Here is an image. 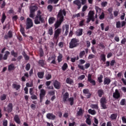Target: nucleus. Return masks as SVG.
<instances>
[{"label": "nucleus", "instance_id": "nucleus-1", "mask_svg": "<svg viewBox=\"0 0 126 126\" xmlns=\"http://www.w3.org/2000/svg\"><path fill=\"white\" fill-rule=\"evenodd\" d=\"M34 24L36 25L41 24V23H45V14L41 12V10L37 11L34 20Z\"/></svg>", "mask_w": 126, "mask_h": 126}, {"label": "nucleus", "instance_id": "nucleus-2", "mask_svg": "<svg viewBox=\"0 0 126 126\" xmlns=\"http://www.w3.org/2000/svg\"><path fill=\"white\" fill-rule=\"evenodd\" d=\"M79 39L76 38H73L71 39L70 42L69 43V48L70 49H73L78 47L79 46Z\"/></svg>", "mask_w": 126, "mask_h": 126}, {"label": "nucleus", "instance_id": "nucleus-3", "mask_svg": "<svg viewBox=\"0 0 126 126\" xmlns=\"http://www.w3.org/2000/svg\"><path fill=\"white\" fill-rule=\"evenodd\" d=\"M66 15V11H65V9H61L57 15V19H62V20H63L64 19V17Z\"/></svg>", "mask_w": 126, "mask_h": 126}, {"label": "nucleus", "instance_id": "nucleus-4", "mask_svg": "<svg viewBox=\"0 0 126 126\" xmlns=\"http://www.w3.org/2000/svg\"><path fill=\"white\" fill-rule=\"evenodd\" d=\"M62 33V29L58 28L54 31V34L53 36V40L59 41V38H60V35Z\"/></svg>", "mask_w": 126, "mask_h": 126}, {"label": "nucleus", "instance_id": "nucleus-5", "mask_svg": "<svg viewBox=\"0 0 126 126\" xmlns=\"http://www.w3.org/2000/svg\"><path fill=\"white\" fill-rule=\"evenodd\" d=\"M13 110V104L12 103H9L7 105V107H4L3 108V111L4 112H7L8 114L10 113H11L12 111Z\"/></svg>", "mask_w": 126, "mask_h": 126}, {"label": "nucleus", "instance_id": "nucleus-6", "mask_svg": "<svg viewBox=\"0 0 126 126\" xmlns=\"http://www.w3.org/2000/svg\"><path fill=\"white\" fill-rule=\"evenodd\" d=\"M26 24V29H30L33 26V21L30 18H27Z\"/></svg>", "mask_w": 126, "mask_h": 126}, {"label": "nucleus", "instance_id": "nucleus-7", "mask_svg": "<svg viewBox=\"0 0 126 126\" xmlns=\"http://www.w3.org/2000/svg\"><path fill=\"white\" fill-rule=\"evenodd\" d=\"M100 104L102 109H103L104 110H106V109H107L108 107L106 105V104H107V100L106 99V98L105 97H102L100 99Z\"/></svg>", "mask_w": 126, "mask_h": 126}, {"label": "nucleus", "instance_id": "nucleus-8", "mask_svg": "<svg viewBox=\"0 0 126 126\" xmlns=\"http://www.w3.org/2000/svg\"><path fill=\"white\" fill-rule=\"evenodd\" d=\"M9 55H10V52H9L8 51H6L5 52L4 56L2 55V54H0V61H2V60H3V61H6Z\"/></svg>", "mask_w": 126, "mask_h": 126}, {"label": "nucleus", "instance_id": "nucleus-9", "mask_svg": "<svg viewBox=\"0 0 126 126\" xmlns=\"http://www.w3.org/2000/svg\"><path fill=\"white\" fill-rule=\"evenodd\" d=\"M46 96V91L44 89L40 90V93L39 94V101L40 103L43 102V99Z\"/></svg>", "mask_w": 126, "mask_h": 126}, {"label": "nucleus", "instance_id": "nucleus-10", "mask_svg": "<svg viewBox=\"0 0 126 126\" xmlns=\"http://www.w3.org/2000/svg\"><path fill=\"white\" fill-rule=\"evenodd\" d=\"M113 97L114 99H116V100L121 98V93H120L119 90H115V92L113 94Z\"/></svg>", "mask_w": 126, "mask_h": 126}, {"label": "nucleus", "instance_id": "nucleus-11", "mask_svg": "<svg viewBox=\"0 0 126 126\" xmlns=\"http://www.w3.org/2000/svg\"><path fill=\"white\" fill-rule=\"evenodd\" d=\"M59 20H57L56 23L54 24V27H55V30L56 29H59V27L62 25V23L63 22V20H62L61 19H58Z\"/></svg>", "mask_w": 126, "mask_h": 126}, {"label": "nucleus", "instance_id": "nucleus-12", "mask_svg": "<svg viewBox=\"0 0 126 126\" xmlns=\"http://www.w3.org/2000/svg\"><path fill=\"white\" fill-rule=\"evenodd\" d=\"M126 23L125 21L121 22L118 21L116 22V28H122V27H124L126 26Z\"/></svg>", "mask_w": 126, "mask_h": 126}, {"label": "nucleus", "instance_id": "nucleus-13", "mask_svg": "<svg viewBox=\"0 0 126 126\" xmlns=\"http://www.w3.org/2000/svg\"><path fill=\"white\" fill-rule=\"evenodd\" d=\"M88 80L90 83H92V85H96V82L94 80H92V75L89 74L88 75Z\"/></svg>", "mask_w": 126, "mask_h": 126}, {"label": "nucleus", "instance_id": "nucleus-14", "mask_svg": "<svg viewBox=\"0 0 126 126\" xmlns=\"http://www.w3.org/2000/svg\"><path fill=\"white\" fill-rule=\"evenodd\" d=\"M56 58H57V56H56L55 55H52L51 57H49L48 61H52L51 63L53 64H57V62L56 61Z\"/></svg>", "mask_w": 126, "mask_h": 126}, {"label": "nucleus", "instance_id": "nucleus-15", "mask_svg": "<svg viewBox=\"0 0 126 126\" xmlns=\"http://www.w3.org/2000/svg\"><path fill=\"white\" fill-rule=\"evenodd\" d=\"M73 3L77 6V9H80L82 6L81 2L79 0H75L73 1Z\"/></svg>", "mask_w": 126, "mask_h": 126}, {"label": "nucleus", "instance_id": "nucleus-16", "mask_svg": "<svg viewBox=\"0 0 126 126\" xmlns=\"http://www.w3.org/2000/svg\"><path fill=\"white\" fill-rule=\"evenodd\" d=\"M12 37H13V33H12V31H9L8 33L7 34H5L4 35V39H6V40H7L8 39V38L9 39H11V38H12Z\"/></svg>", "mask_w": 126, "mask_h": 126}, {"label": "nucleus", "instance_id": "nucleus-17", "mask_svg": "<svg viewBox=\"0 0 126 126\" xmlns=\"http://www.w3.org/2000/svg\"><path fill=\"white\" fill-rule=\"evenodd\" d=\"M46 118L48 120H52L54 121L56 119V115H54L53 113H48L46 115Z\"/></svg>", "mask_w": 126, "mask_h": 126}, {"label": "nucleus", "instance_id": "nucleus-18", "mask_svg": "<svg viewBox=\"0 0 126 126\" xmlns=\"http://www.w3.org/2000/svg\"><path fill=\"white\" fill-rule=\"evenodd\" d=\"M53 85L56 89H60L61 88V83L58 80H55L53 83Z\"/></svg>", "mask_w": 126, "mask_h": 126}, {"label": "nucleus", "instance_id": "nucleus-19", "mask_svg": "<svg viewBox=\"0 0 126 126\" xmlns=\"http://www.w3.org/2000/svg\"><path fill=\"white\" fill-rule=\"evenodd\" d=\"M69 97V94L66 92L63 95V101L64 103H66L67 102V99Z\"/></svg>", "mask_w": 126, "mask_h": 126}, {"label": "nucleus", "instance_id": "nucleus-20", "mask_svg": "<svg viewBox=\"0 0 126 126\" xmlns=\"http://www.w3.org/2000/svg\"><path fill=\"white\" fill-rule=\"evenodd\" d=\"M111 83V79L108 77L104 78L103 81V84L104 85H109Z\"/></svg>", "mask_w": 126, "mask_h": 126}, {"label": "nucleus", "instance_id": "nucleus-21", "mask_svg": "<svg viewBox=\"0 0 126 126\" xmlns=\"http://www.w3.org/2000/svg\"><path fill=\"white\" fill-rule=\"evenodd\" d=\"M14 120L17 124L18 125H20V124L21 123L20 121V118H19V116L18 115H15L14 117Z\"/></svg>", "mask_w": 126, "mask_h": 126}, {"label": "nucleus", "instance_id": "nucleus-22", "mask_svg": "<svg viewBox=\"0 0 126 126\" xmlns=\"http://www.w3.org/2000/svg\"><path fill=\"white\" fill-rule=\"evenodd\" d=\"M15 69V66H14V64L13 63H11L10 65L8 66V70L9 71H11V70H14Z\"/></svg>", "mask_w": 126, "mask_h": 126}, {"label": "nucleus", "instance_id": "nucleus-23", "mask_svg": "<svg viewBox=\"0 0 126 126\" xmlns=\"http://www.w3.org/2000/svg\"><path fill=\"white\" fill-rule=\"evenodd\" d=\"M97 94L98 97H100V98H101V97H102V96L104 95V90L102 89L98 90L97 91Z\"/></svg>", "mask_w": 126, "mask_h": 126}, {"label": "nucleus", "instance_id": "nucleus-24", "mask_svg": "<svg viewBox=\"0 0 126 126\" xmlns=\"http://www.w3.org/2000/svg\"><path fill=\"white\" fill-rule=\"evenodd\" d=\"M67 101L70 102V106H73L74 103V98L73 97H70L67 99Z\"/></svg>", "mask_w": 126, "mask_h": 126}, {"label": "nucleus", "instance_id": "nucleus-25", "mask_svg": "<svg viewBox=\"0 0 126 126\" xmlns=\"http://www.w3.org/2000/svg\"><path fill=\"white\" fill-rule=\"evenodd\" d=\"M44 74H45V73L44 72H38L37 73V76L38 78L42 79V78H44Z\"/></svg>", "mask_w": 126, "mask_h": 126}, {"label": "nucleus", "instance_id": "nucleus-26", "mask_svg": "<svg viewBox=\"0 0 126 126\" xmlns=\"http://www.w3.org/2000/svg\"><path fill=\"white\" fill-rule=\"evenodd\" d=\"M38 9V7L36 6H32L30 8V11L35 13V11Z\"/></svg>", "mask_w": 126, "mask_h": 126}, {"label": "nucleus", "instance_id": "nucleus-27", "mask_svg": "<svg viewBox=\"0 0 126 126\" xmlns=\"http://www.w3.org/2000/svg\"><path fill=\"white\" fill-rule=\"evenodd\" d=\"M12 87L13 88H14V89H16V90L17 91L19 89H20V87H21V86H20V85H17L16 84H13Z\"/></svg>", "mask_w": 126, "mask_h": 126}, {"label": "nucleus", "instance_id": "nucleus-28", "mask_svg": "<svg viewBox=\"0 0 126 126\" xmlns=\"http://www.w3.org/2000/svg\"><path fill=\"white\" fill-rule=\"evenodd\" d=\"M38 64L42 67H44V66H45V61L43 60H40L38 61Z\"/></svg>", "mask_w": 126, "mask_h": 126}, {"label": "nucleus", "instance_id": "nucleus-29", "mask_svg": "<svg viewBox=\"0 0 126 126\" xmlns=\"http://www.w3.org/2000/svg\"><path fill=\"white\" fill-rule=\"evenodd\" d=\"M118 117V114L116 113L112 114L110 115V117H109L110 119L111 120H117V118Z\"/></svg>", "mask_w": 126, "mask_h": 126}, {"label": "nucleus", "instance_id": "nucleus-30", "mask_svg": "<svg viewBox=\"0 0 126 126\" xmlns=\"http://www.w3.org/2000/svg\"><path fill=\"white\" fill-rule=\"evenodd\" d=\"M22 55L25 58V61H29V60L30 59V57H29V56H28V55L26 54V53H25V52L24 51L22 53Z\"/></svg>", "mask_w": 126, "mask_h": 126}, {"label": "nucleus", "instance_id": "nucleus-31", "mask_svg": "<svg viewBox=\"0 0 126 126\" xmlns=\"http://www.w3.org/2000/svg\"><path fill=\"white\" fill-rule=\"evenodd\" d=\"M5 19H6V16L5 15V14L3 13L2 14V18L1 19V22L2 24H3V23H4V21H5Z\"/></svg>", "mask_w": 126, "mask_h": 126}, {"label": "nucleus", "instance_id": "nucleus-32", "mask_svg": "<svg viewBox=\"0 0 126 126\" xmlns=\"http://www.w3.org/2000/svg\"><path fill=\"white\" fill-rule=\"evenodd\" d=\"M48 34L52 36L54 34V31L53 30V27H50L48 29Z\"/></svg>", "mask_w": 126, "mask_h": 126}, {"label": "nucleus", "instance_id": "nucleus-33", "mask_svg": "<svg viewBox=\"0 0 126 126\" xmlns=\"http://www.w3.org/2000/svg\"><path fill=\"white\" fill-rule=\"evenodd\" d=\"M82 34H83V29H79L78 32H76V35L78 36H82Z\"/></svg>", "mask_w": 126, "mask_h": 126}, {"label": "nucleus", "instance_id": "nucleus-34", "mask_svg": "<svg viewBox=\"0 0 126 126\" xmlns=\"http://www.w3.org/2000/svg\"><path fill=\"white\" fill-rule=\"evenodd\" d=\"M55 21H56V19L53 17L49 18L48 20V22L50 24H53Z\"/></svg>", "mask_w": 126, "mask_h": 126}, {"label": "nucleus", "instance_id": "nucleus-35", "mask_svg": "<svg viewBox=\"0 0 126 126\" xmlns=\"http://www.w3.org/2000/svg\"><path fill=\"white\" fill-rule=\"evenodd\" d=\"M67 67H68V65H67V63H64L62 67V69L63 70V71H65L66 69H67Z\"/></svg>", "mask_w": 126, "mask_h": 126}, {"label": "nucleus", "instance_id": "nucleus-36", "mask_svg": "<svg viewBox=\"0 0 126 126\" xmlns=\"http://www.w3.org/2000/svg\"><path fill=\"white\" fill-rule=\"evenodd\" d=\"M59 1H60V0H48V3L57 4Z\"/></svg>", "mask_w": 126, "mask_h": 126}, {"label": "nucleus", "instance_id": "nucleus-37", "mask_svg": "<svg viewBox=\"0 0 126 126\" xmlns=\"http://www.w3.org/2000/svg\"><path fill=\"white\" fill-rule=\"evenodd\" d=\"M88 113L89 114H90L93 116H94V115H96V111L95 110H92L91 109H90L88 110Z\"/></svg>", "mask_w": 126, "mask_h": 126}, {"label": "nucleus", "instance_id": "nucleus-38", "mask_svg": "<svg viewBox=\"0 0 126 126\" xmlns=\"http://www.w3.org/2000/svg\"><path fill=\"white\" fill-rule=\"evenodd\" d=\"M59 56H58L57 61L58 63H61L63 61V54L59 53Z\"/></svg>", "mask_w": 126, "mask_h": 126}, {"label": "nucleus", "instance_id": "nucleus-39", "mask_svg": "<svg viewBox=\"0 0 126 126\" xmlns=\"http://www.w3.org/2000/svg\"><path fill=\"white\" fill-rule=\"evenodd\" d=\"M11 56H13L14 58H17L18 56V53L17 52H15L14 50H12L11 51Z\"/></svg>", "mask_w": 126, "mask_h": 126}, {"label": "nucleus", "instance_id": "nucleus-40", "mask_svg": "<svg viewBox=\"0 0 126 126\" xmlns=\"http://www.w3.org/2000/svg\"><path fill=\"white\" fill-rule=\"evenodd\" d=\"M66 83L67 84H72L73 83V81L70 78H67L66 79Z\"/></svg>", "mask_w": 126, "mask_h": 126}, {"label": "nucleus", "instance_id": "nucleus-41", "mask_svg": "<svg viewBox=\"0 0 126 126\" xmlns=\"http://www.w3.org/2000/svg\"><path fill=\"white\" fill-rule=\"evenodd\" d=\"M88 16L90 18H91L92 17H94V11H90L89 12Z\"/></svg>", "mask_w": 126, "mask_h": 126}, {"label": "nucleus", "instance_id": "nucleus-42", "mask_svg": "<svg viewBox=\"0 0 126 126\" xmlns=\"http://www.w3.org/2000/svg\"><path fill=\"white\" fill-rule=\"evenodd\" d=\"M65 35L66 36L68 34V29H69V26L67 24L65 25Z\"/></svg>", "mask_w": 126, "mask_h": 126}, {"label": "nucleus", "instance_id": "nucleus-43", "mask_svg": "<svg viewBox=\"0 0 126 126\" xmlns=\"http://www.w3.org/2000/svg\"><path fill=\"white\" fill-rule=\"evenodd\" d=\"M83 115V110L82 108H80L77 113V116H80Z\"/></svg>", "mask_w": 126, "mask_h": 126}, {"label": "nucleus", "instance_id": "nucleus-44", "mask_svg": "<svg viewBox=\"0 0 126 126\" xmlns=\"http://www.w3.org/2000/svg\"><path fill=\"white\" fill-rule=\"evenodd\" d=\"M84 22H85V19H83L79 23V26L80 27H83V26H84V25H85V24H84Z\"/></svg>", "mask_w": 126, "mask_h": 126}, {"label": "nucleus", "instance_id": "nucleus-45", "mask_svg": "<svg viewBox=\"0 0 126 126\" xmlns=\"http://www.w3.org/2000/svg\"><path fill=\"white\" fill-rule=\"evenodd\" d=\"M79 60V57L78 55L77 56V58H71V63H75V61H78Z\"/></svg>", "mask_w": 126, "mask_h": 126}, {"label": "nucleus", "instance_id": "nucleus-46", "mask_svg": "<svg viewBox=\"0 0 126 126\" xmlns=\"http://www.w3.org/2000/svg\"><path fill=\"white\" fill-rule=\"evenodd\" d=\"M91 108H92V109H95V110H98L99 109L98 104H92L91 105Z\"/></svg>", "mask_w": 126, "mask_h": 126}, {"label": "nucleus", "instance_id": "nucleus-47", "mask_svg": "<svg viewBox=\"0 0 126 126\" xmlns=\"http://www.w3.org/2000/svg\"><path fill=\"white\" fill-rule=\"evenodd\" d=\"M39 56L40 57V58H42V57H44V50H43V48H40L39 49Z\"/></svg>", "mask_w": 126, "mask_h": 126}, {"label": "nucleus", "instance_id": "nucleus-48", "mask_svg": "<svg viewBox=\"0 0 126 126\" xmlns=\"http://www.w3.org/2000/svg\"><path fill=\"white\" fill-rule=\"evenodd\" d=\"M100 59L103 62H106V55L105 54H101L100 55Z\"/></svg>", "mask_w": 126, "mask_h": 126}, {"label": "nucleus", "instance_id": "nucleus-49", "mask_svg": "<svg viewBox=\"0 0 126 126\" xmlns=\"http://www.w3.org/2000/svg\"><path fill=\"white\" fill-rule=\"evenodd\" d=\"M45 78L46 80H50V79L52 78V75L50 73H48V74L45 75Z\"/></svg>", "mask_w": 126, "mask_h": 126}, {"label": "nucleus", "instance_id": "nucleus-50", "mask_svg": "<svg viewBox=\"0 0 126 126\" xmlns=\"http://www.w3.org/2000/svg\"><path fill=\"white\" fill-rule=\"evenodd\" d=\"M85 55V51L80 52V54H79V57H80V59H82V58H83V56H84Z\"/></svg>", "mask_w": 126, "mask_h": 126}, {"label": "nucleus", "instance_id": "nucleus-51", "mask_svg": "<svg viewBox=\"0 0 126 126\" xmlns=\"http://www.w3.org/2000/svg\"><path fill=\"white\" fill-rule=\"evenodd\" d=\"M97 79L99 83H101V82H103V75H100L99 77L97 78Z\"/></svg>", "mask_w": 126, "mask_h": 126}, {"label": "nucleus", "instance_id": "nucleus-52", "mask_svg": "<svg viewBox=\"0 0 126 126\" xmlns=\"http://www.w3.org/2000/svg\"><path fill=\"white\" fill-rule=\"evenodd\" d=\"M120 105L121 106H125L126 105V99L123 98L121 100Z\"/></svg>", "mask_w": 126, "mask_h": 126}, {"label": "nucleus", "instance_id": "nucleus-53", "mask_svg": "<svg viewBox=\"0 0 126 126\" xmlns=\"http://www.w3.org/2000/svg\"><path fill=\"white\" fill-rule=\"evenodd\" d=\"M20 31L21 33V34H23V33H25V30L24 29V28H23V27H22V25H20Z\"/></svg>", "mask_w": 126, "mask_h": 126}, {"label": "nucleus", "instance_id": "nucleus-54", "mask_svg": "<svg viewBox=\"0 0 126 126\" xmlns=\"http://www.w3.org/2000/svg\"><path fill=\"white\" fill-rule=\"evenodd\" d=\"M113 10H114V9H113V7H112L108 8V9L107 10L109 14H111V16H113V14L112 13L113 12Z\"/></svg>", "mask_w": 126, "mask_h": 126}, {"label": "nucleus", "instance_id": "nucleus-55", "mask_svg": "<svg viewBox=\"0 0 126 126\" xmlns=\"http://www.w3.org/2000/svg\"><path fill=\"white\" fill-rule=\"evenodd\" d=\"M5 99H6V94H3L2 95H1L0 96L1 101H4V100H5Z\"/></svg>", "mask_w": 126, "mask_h": 126}, {"label": "nucleus", "instance_id": "nucleus-56", "mask_svg": "<svg viewBox=\"0 0 126 126\" xmlns=\"http://www.w3.org/2000/svg\"><path fill=\"white\" fill-rule=\"evenodd\" d=\"M32 96H31V99L32 100H37L38 99V97H37V95L34 94H31Z\"/></svg>", "mask_w": 126, "mask_h": 126}, {"label": "nucleus", "instance_id": "nucleus-57", "mask_svg": "<svg viewBox=\"0 0 126 126\" xmlns=\"http://www.w3.org/2000/svg\"><path fill=\"white\" fill-rule=\"evenodd\" d=\"M86 123L89 126H91V119H90V118H87V119L86 120Z\"/></svg>", "mask_w": 126, "mask_h": 126}, {"label": "nucleus", "instance_id": "nucleus-58", "mask_svg": "<svg viewBox=\"0 0 126 126\" xmlns=\"http://www.w3.org/2000/svg\"><path fill=\"white\" fill-rule=\"evenodd\" d=\"M107 4H108V2H107V1H103L101 3L102 7H106V6Z\"/></svg>", "mask_w": 126, "mask_h": 126}, {"label": "nucleus", "instance_id": "nucleus-59", "mask_svg": "<svg viewBox=\"0 0 126 126\" xmlns=\"http://www.w3.org/2000/svg\"><path fill=\"white\" fill-rule=\"evenodd\" d=\"M47 9H48V10L50 12H52V10H53V5H48V6H47Z\"/></svg>", "mask_w": 126, "mask_h": 126}, {"label": "nucleus", "instance_id": "nucleus-60", "mask_svg": "<svg viewBox=\"0 0 126 126\" xmlns=\"http://www.w3.org/2000/svg\"><path fill=\"white\" fill-rule=\"evenodd\" d=\"M30 67H31V65H30V63H28L27 64L26 66V69L27 71L30 69Z\"/></svg>", "mask_w": 126, "mask_h": 126}, {"label": "nucleus", "instance_id": "nucleus-61", "mask_svg": "<svg viewBox=\"0 0 126 126\" xmlns=\"http://www.w3.org/2000/svg\"><path fill=\"white\" fill-rule=\"evenodd\" d=\"M18 19V16H17V15H15L12 17L13 21L17 22Z\"/></svg>", "mask_w": 126, "mask_h": 126}, {"label": "nucleus", "instance_id": "nucleus-62", "mask_svg": "<svg viewBox=\"0 0 126 126\" xmlns=\"http://www.w3.org/2000/svg\"><path fill=\"white\" fill-rule=\"evenodd\" d=\"M5 1L3 0L2 3H1L0 8H4V6L6 5Z\"/></svg>", "mask_w": 126, "mask_h": 126}, {"label": "nucleus", "instance_id": "nucleus-63", "mask_svg": "<svg viewBox=\"0 0 126 126\" xmlns=\"http://www.w3.org/2000/svg\"><path fill=\"white\" fill-rule=\"evenodd\" d=\"M26 87H33V83L32 82L31 83H27L26 84Z\"/></svg>", "mask_w": 126, "mask_h": 126}, {"label": "nucleus", "instance_id": "nucleus-64", "mask_svg": "<svg viewBox=\"0 0 126 126\" xmlns=\"http://www.w3.org/2000/svg\"><path fill=\"white\" fill-rule=\"evenodd\" d=\"M48 94L50 95V96H54L55 94V91H49L48 92Z\"/></svg>", "mask_w": 126, "mask_h": 126}]
</instances>
